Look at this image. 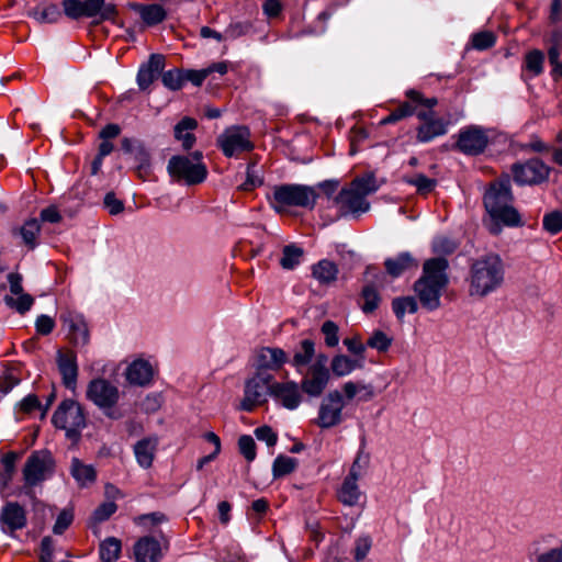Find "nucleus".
<instances>
[{
	"label": "nucleus",
	"mask_w": 562,
	"mask_h": 562,
	"mask_svg": "<svg viewBox=\"0 0 562 562\" xmlns=\"http://www.w3.org/2000/svg\"><path fill=\"white\" fill-rule=\"evenodd\" d=\"M165 68V56L151 54L147 63L140 65L137 72V85L140 90H146L158 78Z\"/></svg>",
	"instance_id": "nucleus-21"
},
{
	"label": "nucleus",
	"mask_w": 562,
	"mask_h": 562,
	"mask_svg": "<svg viewBox=\"0 0 562 562\" xmlns=\"http://www.w3.org/2000/svg\"><path fill=\"white\" fill-rule=\"evenodd\" d=\"M344 396L339 391L329 392L322 401L316 424L321 428H331L342 420Z\"/></svg>",
	"instance_id": "nucleus-12"
},
{
	"label": "nucleus",
	"mask_w": 562,
	"mask_h": 562,
	"mask_svg": "<svg viewBox=\"0 0 562 562\" xmlns=\"http://www.w3.org/2000/svg\"><path fill=\"white\" fill-rule=\"evenodd\" d=\"M543 53L539 49H533L526 55L525 67L532 76H539L543 71Z\"/></svg>",
	"instance_id": "nucleus-47"
},
{
	"label": "nucleus",
	"mask_w": 562,
	"mask_h": 562,
	"mask_svg": "<svg viewBox=\"0 0 562 562\" xmlns=\"http://www.w3.org/2000/svg\"><path fill=\"white\" fill-rule=\"evenodd\" d=\"M362 305L361 308L364 313H372L379 307L381 296L373 284H367L361 292Z\"/></svg>",
	"instance_id": "nucleus-40"
},
{
	"label": "nucleus",
	"mask_w": 562,
	"mask_h": 562,
	"mask_svg": "<svg viewBox=\"0 0 562 562\" xmlns=\"http://www.w3.org/2000/svg\"><path fill=\"white\" fill-rule=\"evenodd\" d=\"M16 296L18 297L7 295L4 302L9 307L14 308L20 314H24L32 307L34 299L25 293L16 294Z\"/></svg>",
	"instance_id": "nucleus-46"
},
{
	"label": "nucleus",
	"mask_w": 562,
	"mask_h": 562,
	"mask_svg": "<svg viewBox=\"0 0 562 562\" xmlns=\"http://www.w3.org/2000/svg\"><path fill=\"white\" fill-rule=\"evenodd\" d=\"M41 227L37 220L32 218L24 223L20 228V235L25 245L30 248H34L36 245V238L40 234Z\"/></svg>",
	"instance_id": "nucleus-44"
},
{
	"label": "nucleus",
	"mask_w": 562,
	"mask_h": 562,
	"mask_svg": "<svg viewBox=\"0 0 562 562\" xmlns=\"http://www.w3.org/2000/svg\"><path fill=\"white\" fill-rule=\"evenodd\" d=\"M161 81L170 90H179L184 82V72L178 69L168 70L162 74Z\"/></svg>",
	"instance_id": "nucleus-52"
},
{
	"label": "nucleus",
	"mask_w": 562,
	"mask_h": 562,
	"mask_svg": "<svg viewBox=\"0 0 562 562\" xmlns=\"http://www.w3.org/2000/svg\"><path fill=\"white\" fill-rule=\"evenodd\" d=\"M217 145L226 157H235L249 151L254 145L250 140V132L245 126H232L226 128L218 137Z\"/></svg>",
	"instance_id": "nucleus-11"
},
{
	"label": "nucleus",
	"mask_w": 562,
	"mask_h": 562,
	"mask_svg": "<svg viewBox=\"0 0 562 562\" xmlns=\"http://www.w3.org/2000/svg\"><path fill=\"white\" fill-rule=\"evenodd\" d=\"M297 460L288 456H278L272 464L273 477H281L295 470Z\"/></svg>",
	"instance_id": "nucleus-41"
},
{
	"label": "nucleus",
	"mask_w": 562,
	"mask_h": 562,
	"mask_svg": "<svg viewBox=\"0 0 562 562\" xmlns=\"http://www.w3.org/2000/svg\"><path fill=\"white\" fill-rule=\"evenodd\" d=\"M26 512L19 503L8 502L1 508L0 530L3 533L14 537L18 530H21L26 526Z\"/></svg>",
	"instance_id": "nucleus-15"
},
{
	"label": "nucleus",
	"mask_w": 562,
	"mask_h": 562,
	"mask_svg": "<svg viewBox=\"0 0 562 562\" xmlns=\"http://www.w3.org/2000/svg\"><path fill=\"white\" fill-rule=\"evenodd\" d=\"M362 367L361 360L352 359L346 355H336L330 362V370L338 378L349 375L356 369H361Z\"/></svg>",
	"instance_id": "nucleus-34"
},
{
	"label": "nucleus",
	"mask_w": 562,
	"mask_h": 562,
	"mask_svg": "<svg viewBox=\"0 0 562 562\" xmlns=\"http://www.w3.org/2000/svg\"><path fill=\"white\" fill-rule=\"evenodd\" d=\"M198 126V122L192 117H183L175 126V138L181 142L182 148L189 150L195 143V136L192 133Z\"/></svg>",
	"instance_id": "nucleus-30"
},
{
	"label": "nucleus",
	"mask_w": 562,
	"mask_h": 562,
	"mask_svg": "<svg viewBox=\"0 0 562 562\" xmlns=\"http://www.w3.org/2000/svg\"><path fill=\"white\" fill-rule=\"evenodd\" d=\"M432 248L436 252L450 254L457 248V244L448 237L439 236L434 239Z\"/></svg>",
	"instance_id": "nucleus-62"
},
{
	"label": "nucleus",
	"mask_w": 562,
	"mask_h": 562,
	"mask_svg": "<svg viewBox=\"0 0 562 562\" xmlns=\"http://www.w3.org/2000/svg\"><path fill=\"white\" fill-rule=\"evenodd\" d=\"M414 113V108L408 102H404L396 110L390 113L386 117L381 120V124L395 123L404 117L411 116Z\"/></svg>",
	"instance_id": "nucleus-55"
},
{
	"label": "nucleus",
	"mask_w": 562,
	"mask_h": 562,
	"mask_svg": "<svg viewBox=\"0 0 562 562\" xmlns=\"http://www.w3.org/2000/svg\"><path fill=\"white\" fill-rule=\"evenodd\" d=\"M27 15L32 19H34L36 22L43 24V23H56L60 16L61 13L59 11V8L54 4H40L33 9H31L27 12Z\"/></svg>",
	"instance_id": "nucleus-36"
},
{
	"label": "nucleus",
	"mask_w": 562,
	"mask_h": 562,
	"mask_svg": "<svg viewBox=\"0 0 562 562\" xmlns=\"http://www.w3.org/2000/svg\"><path fill=\"white\" fill-rule=\"evenodd\" d=\"M136 562H159L162 557L160 543L153 537H143L134 546Z\"/></svg>",
	"instance_id": "nucleus-24"
},
{
	"label": "nucleus",
	"mask_w": 562,
	"mask_h": 562,
	"mask_svg": "<svg viewBox=\"0 0 562 562\" xmlns=\"http://www.w3.org/2000/svg\"><path fill=\"white\" fill-rule=\"evenodd\" d=\"M392 308L398 319H402L406 313L414 314L418 306L413 296L396 297L392 302Z\"/></svg>",
	"instance_id": "nucleus-42"
},
{
	"label": "nucleus",
	"mask_w": 562,
	"mask_h": 562,
	"mask_svg": "<svg viewBox=\"0 0 562 562\" xmlns=\"http://www.w3.org/2000/svg\"><path fill=\"white\" fill-rule=\"evenodd\" d=\"M495 36L491 32H481L472 37L473 47L476 49H486L494 45Z\"/></svg>",
	"instance_id": "nucleus-59"
},
{
	"label": "nucleus",
	"mask_w": 562,
	"mask_h": 562,
	"mask_svg": "<svg viewBox=\"0 0 562 562\" xmlns=\"http://www.w3.org/2000/svg\"><path fill=\"white\" fill-rule=\"evenodd\" d=\"M505 280L504 262L498 255L490 254L471 265L469 274V294L485 297L497 291Z\"/></svg>",
	"instance_id": "nucleus-2"
},
{
	"label": "nucleus",
	"mask_w": 562,
	"mask_h": 562,
	"mask_svg": "<svg viewBox=\"0 0 562 562\" xmlns=\"http://www.w3.org/2000/svg\"><path fill=\"white\" fill-rule=\"evenodd\" d=\"M171 179L187 186L202 183L207 177V168L202 162V153L194 151L191 158L183 155L172 156L167 165Z\"/></svg>",
	"instance_id": "nucleus-7"
},
{
	"label": "nucleus",
	"mask_w": 562,
	"mask_h": 562,
	"mask_svg": "<svg viewBox=\"0 0 562 562\" xmlns=\"http://www.w3.org/2000/svg\"><path fill=\"white\" fill-rule=\"evenodd\" d=\"M158 447V437L151 436L138 440L134 446V454L139 467H151Z\"/></svg>",
	"instance_id": "nucleus-26"
},
{
	"label": "nucleus",
	"mask_w": 562,
	"mask_h": 562,
	"mask_svg": "<svg viewBox=\"0 0 562 562\" xmlns=\"http://www.w3.org/2000/svg\"><path fill=\"white\" fill-rule=\"evenodd\" d=\"M270 395L281 402L288 409H295L302 401L300 386L294 381L273 383L270 389Z\"/></svg>",
	"instance_id": "nucleus-20"
},
{
	"label": "nucleus",
	"mask_w": 562,
	"mask_h": 562,
	"mask_svg": "<svg viewBox=\"0 0 562 562\" xmlns=\"http://www.w3.org/2000/svg\"><path fill=\"white\" fill-rule=\"evenodd\" d=\"M327 361L328 358L326 355L318 353L316 360L307 368L301 381V387L307 395L318 397L327 387L330 380Z\"/></svg>",
	"instance_id": "nucleus-9"
},
{
	"label": "nucleus",
	"mask_w": 562,
	"mask_h": 562,
	"mask_svg": "<svg viewBox=\"0 0 562 562\" xmlns=\"http://www.w3.org/2000/svg\"><path fill=\"white\" fill-rule=\"evenodd\" d=\"M513 173L518 184H535L548 178L549 168L539 159H530L525 164L514 165Z\"/></svg>",
	"instance_id": "nucleus-16"
},
{
	"label": "nucleus",
	"mask_w": 562,
	"mask_h": 562,
	"mask_svg": "<svg viewBox=\"0 0 562 562\" xmlns=\"http://www.w3.org/2000/svg\"><path fill=\"white\" fill-rule=\"evenodd\" d=\"M87 398L93 403L110 419L117 420L123 417L117 403L121 397L119 387L104 378H97L88 383Z\"/></svg>",
	"instance_id": "nucleus-6"
},
{
	"label": "nucleus",
	"mask_w": 562,
	"mask_h": 562,
	"mask_svg": "<svg viewBox=\"0 0 562 562\" xmlns=\"http://www.w3.org/2000/svg\"><path fill=\"white\" fill-rule=\"evenodd\" d=\"M131 7L139 14L143 22L148 26L161 23L167 16V12L164 7L157 3H133Z\"/></svg>",
	"instance_id": "nucleus-29"
},
{
	"label": "nucleus",
	"mask_w": 562,
	"mask_h": 562,
	"mask_svg": "<svg viewBox=\"0 0 562 562\" xmlns=\"http://www.w3.org/2000/svg\"><path fill=\"white\" fill-rule=\"evenodd\" d=\"M154 375L153 366L145 359L134 360L125 371V378L130 384L146 386Z\"/></svg>",
	"instance_id": "nucleus-23"
},
{
	"label": "nucleus",
	"mask_w": 562,
	"mask_h": 562,
	"mask_svg": "<svg viewBox=\"0 0 562 562\" xmlns=\"http://www.w3.org/2000/svg\"><path fill=\"white\" fill-rule=\"evenodd\" d=\"M55 469V462L47 450L33 451L22 469L24 485L22 492L35 501L34 487L49 479Z\"/></svg>",
	"instance_id": "nucleus-5"
},
{
	"label": "nucleus",
	"mask_w": 562,
	"mask_h": 562,
	"mask_svg": "<svg viewBox=\"0 0 562 562\" xmlns=\"http://www.w3.org/2000/svg\"><path fill=\"white\" fill-rule=\"evenodd\" d=\"M20 383V376L15 369H7L0 375V392L5 395Z\"/></svg>",
	"instance_id": "nucleus-53"
},
{
	"label": "nucleus",
	"mask_w": 562,
	"mask_h": 562,
	"mask_svg": "<svg viewBox=\"0 0 562 562\" xmlns=\"http://www.w3.org/2000/svg\"><path fill=\"white\" fill-rule=\"evenodd\" d=\"M238 447L240 453L247 461H254L256 458V443L252 437L244 435L238 439Z\"/></svg>",
	"instance_id": "nucleus-56"
},
{
	"label": "nucleus",
	"mask_w": 562,
	"mask_h": 562,
	"mask_svg": "<svg viewBox=\"0 0 562 562\" xmlns=\"http://www.w3.org/2000/svg\"><path fill=\"white\" fill-rule=\"evenodd\" d=\"M116 504L114 502H105L101 504L93 513V518L97 521H103L111 517L116 512Z\"/></svg>",
	"instance_id": "nucleus-61"
},
{
	"label": "nucleus",
	"mask_w": 562,
	"mask_h": 562,
	"mask_svg": "<svg viewBox=\"0 0 562 562\" xmlns=\"http://www.w3.org/2000/svg\"><path fill=\"white\" fill-rule=\"evenodd\" d=\"M53 423L57 428L64 429L69 439L75 440L86 426L83 409L76 401H63L53 415Z\"/></svg>",
	"instance_id": "nucleus-8"
},
{
	"label": "nucleus",
	"mask_w": 562,
	"mask_h": 562,
	"mask_svg": "<svg viewBox=\"0 0 562 562\" xmlns=\"http://www.w3.org/2000/svg\"><path fill=\"white\" fill-rule=\"evenodd\" d=\"M316 199L317 193L314 188L296 183L274 186L268 195L270 206L280 214L290 207L313 209Z\"/></svg>",
	"instance_id": "nucleus-4"
},
{
	"label": "nucleus",
	"mask_w": 562,
	"mask_h": 562,
	"mask_svg": "<svg viewBox=\"0 0 562 562\" xmlns=\"http://www.w3.org/2000/svg\"><path fill=\"white\" fill-rule=\"evenodd\" d=\"M316 357L315 342L311 339H303L295 348L290 363L299 373H303V369L311 366L312 360Z\"/></svg>",
	"instance_id": "nucleus-28"
},
{
	"label": "nucleus",
	"mask_w": 562,
	"mask_h": 562,
	"mask_svg": "<svg viewBox=\"0 0 562 562\" xmlns=\"http://www.w3.org/2000/svg\"><path fill=\"white\" fill-rule=\"evenodd\" d=\"M60 322L71 344L86 346L89 342L88 325L81 314L72 311L64 312L60 315Z\"/></svg>",
	"instance_id": "nucleus-14"
},
{
	"label": "nucleus",
	"mask_w": 562,
	"mask_h": 562,
	"mask_svg": "<svg viewBox=\"0 0 562 562\" xmlns=\"http://www.w3.org/2000/svg\"><path fill=\"white\" fill-rule=\"evenodd\" d=\"M338 326L336 323L331 321H326L323 323L321 331L325 337V344L328 347H336L339 342L338 337Z\"/></svg>",
	"instance_id": "nucleus-54"
},
{
	"label": "nucleus",
	"mask_w": 562,
	"mask_h": 562,
	"mask_svg": "<svg viewBox=\"0 0 562 562\" xmlns=\"http://www.w3.org/2000/svg\"><path fill=\"white\" fill-rule=\"evenodd\" d=\"M510 180L508 177L493 183L484 195L487 213L495 221L515 226L520 222L518 212L512 206Z\"/></svg>",
	"instance_id": "nucleus-3"
},
{
	"label": "nucleus",
	"mask_w": 562,
	"mask_h": 562,
	"mask_svg": "<svg viewBox=\"0 0 562 562\" xmlns=\"http://www.w3.org/2000/svg\"><path fill=\"white\" fill-rule=\"evenodd\" d=\"M384 265L387 273L393 278L400 277L412 268H417V262L409 252H402L395 258H389Z\"/></svg>",
	"instance_id": "nucleus-32"
},
{
	"label": "nucleus",
	"mask_w": 562,
	"mask_h": 562,
	"mask_svg": "<svg viewBox=\"0 0 562 562\" xmlns=\"http://www.w3.org/2000/svg\"><path fill=\"white\" fill-rule=\"evenodd\" d=\"M257 372L278 371L286 361V352L278 347H261L254 357Z\"/></svg>",
	"instance_id": "nucleus-18"
},
{
	"label": "nucleus",
	"mask_w": 562,
	"mask_h": 562,
	"mask_svg": "<svg viewBox=\"0 0 562 562\" xmlns=\"http://www.w3.org/2000/svg\"><path fill=\"white\" fill-rule=\"evenodd\" d=\"M537 562H562V548H553L539 554Z\"/></svg>",
	"instance_id": "nucleus-64"
},
{
	"label": "nucleus",
	"mask_w": 562,
	"mask_h": 562,
	"mask_svg": "<svg viewBox=\"0 0 562 562\" xmlns=\"http://www.w3.org/2000/svg\"><path fill=\"white\" fill-rule=\"evenodd\" d=\"M417 116L424 121L417 131V139L419 142L428 143L447 133L448 123L440 117H435L432 111H420L417 113Z\"/></svg>",
	"instance_id": "nucleus-19"
},
{
	"label": "nucleus",
	"mask_w": 562,
	"mask_h": 562,
	"mask_svg": "<svg viewBox=\"0 0 562 562\" xmlns=\"http://www.w3.org/2000/svg\"><path fill=\"white\" fill-rule=\"evenodd\" d=\"M121 552V541L114 537L105 539L100 544V558L103 562H115Z\"/></svg>",
	"instance_id": "nucleus-38"
},
{
	"label": "nucleus",
	"mask_w": 562,
	"mask_h": 562,
	"mask_svg": "<svg viewBox=\"0 0 562 562\" xmlns=\"http://www.w3.org/2000/svg\"><path fill=\"white\" fill-rule=\"evenodd\" d=\"M488 144L486 132L480 126H468L460 130L456 148L464 155L476 156L484 151Z\"/></svg>",
	"instance_id": "nucleus-13"
},
{
	"label": "nucleus",
	"mask_w": 562,
	"mask_h": 562,
	"mask_svg": "<svg viewBox=\"0 0 562 562\" xmlns=\"http://www.w3.org/2000/svg\"><path fill=\"white\" fill-rule=\"evenodd\" d=\"M252 30L250 21H232L224 31L225 40H236L249 34Z\"/></svg>",
	"instance_id": "nucleus-45"
},
{
	"label": "nucleus",
	"mask_w": 562,
	"mask_h": 562,
	"mask_svg": "<svg viewBox=\"0 0 562 562\" xmlns=\"http://www.w3.org/2000/svg\"><path fill=\"white\" fill-rule=\"evenodd\" d=\"M86 18L94 19V23L113 20L116 15V8L105 0H85Z\"/></svg>",
	"instance_id": "nucleus-27"
},
{
	"label": "nucleus",
	"mask_w": 562,
	"mask_h": 562,
	"mask_svg": "<svg viewBox=\"0 0 562 562\" xmlns=\"http://www.w3.org/2000/svg\"><path fill=\"white\" fill-rule=\"evenodd\" d=\"M369 459H370L369 454L366 453L364 450L361 448L358 451L357 457L351 464V468L349 470L347 477H351V479L359 481V479L362 476L364 470L369 465Z\"/></svg>",
	"instance_id": "nucleus-50"
},
{
	"label": "nucleus",
	"mask_w": 562,
	"mask_h": 562,
	"mask_svg": "<svg viewBox=\"0 0 562 562\" xmlns=\"http://www.w3.org/2000/svg\"><path fill=\"white\" fill-rule=\"evenodd\" d=\"M104 206L112 215H117L124 210V204L114 193L109 192L104 196Z\"/></svg>",
	"instance_id": "nucleus-63"
},
{
	"label": "nucleus",
	"mask_w": 562,
	"mask_h": 562,
	"mask_svg": "<svg viewBox=\"0 0 562 562\" xmlns=\"http://www.w3.org/2000/svg\"><path fill=\"white\" fill-rule=\"evenodd\" d=\"M57 366L63 378V383L67 389L74 390L77 384L78 366L76 355L72 352L64 353L58 351Z\"/></svg>",
	"instance_id": "nucleus-25"
},
{
	"label": "nucleus",
	"mask_w": 562,
	"mask_h": 562,
	"mask_svg": "<svg viewBox=\"0 0 562 562\" xmlns=\"http://www.w3.org/2000/svg\"><path fill=\"white\" fill-rule=\"evenodd\" d=\"M122 149L125 154L133 156L137 161V173L144 178L149 172L150 157L144 144L137 139L124 137L121 142Z\"/></svg>",
	"instance_id": "nucleus-22"
},
{
	"label": "nucleus",
	"mask_w": 562,
	"mask_h": 562,
	"mask_svg": "<svg viewBox=\"0 0 562 562\" xmlns=\"http://www.w3.org/2000/svg\"><path fill=\"white\" fill-rule=\"evenodd\" d=\"M446 258H431L425 261L422 277L415 282L414 290L424 308L436 311L440 307L442 291L449 283Z\"/></svg>",
	"instance_id": "nucleus-1"
},
{
	"label": "nucleus",
	"mask_w": 562,
	"mask_h": 562,
	"mask_svg": "<svg viewBox=\"0 0 562 562\" xmlns=\"http://www.w3.org/2000/svg\"><path fill=\"white\" fill-rule=\"evenodd\" d=\"M338 267L330 260L323 259L312 268L313 277L324 285L333 284L337 280Z\"/></svg>",
	"instance_id": "nucleus-33"
},
{
	"label": "nucleus",
	"mask_w": 562,
	"mask_h": 562,
	"mask_svg": "<svg viewBox=\"0 0 562 562\" xmlns=\"http://www.w3.org/2000/svg\"><path fill=\"white\" fill-rule=\"evenodd\" d=\"M392 345V338L389 337L382 330H374L367 341V346L378 350L379 352H385Z\"/></svg>",
	"instance_id": "nucleus-51"
},
{
	"label": "nucleus",
	"mask_w": 562,
	"mask_h": 562,
	"mask_svg": "<svg viewBox=\"0 0 562 562\" xmlns=\"http://www.w3.org/2000/svg\"><path fill=\"white\" fill-rule=\"evenodd\" d=\"M18 460V454L15 452H9L4 454L1 459V463L3 465V470L0 472V485L1 488H5L15 472V462Z\"/></svg>",
	"instance_id": "nucleus-39"
},
{
	"label": "nucleus",
	"mask_w": 562,
	"mask_h": 562,
	"mask_svg": "<svg viewBox=\"0 0 562 562\" xmlns=\"http://www.w3.org/2000/svg\"><path fill=\"white\" fill-rule=\"evenodd\" d=\"M63 9L69 19L79 20L86 18L85 0H63Z\"/></svg>",
	"instance_id": "nucleus-49"
},
{
	"label": "nucleus",
	"mask_w": 562,
	"mask_h": 562,
	"mask_svg": "<svg viewBox=\"0 0 562 562\" xmlns=\"http://www.w3.org/2000/svg\"><path fill=\"white\" fill-rule=\"evenodd\" d=\"M337 497L346 506H357L362 498V492L358 486V480L345 477L337 492Z\"/></svg>",
	"instance_id": "nucleus-31"
},
{
	"label": "nucleus",
	"mask_w": 562,
	"mask_h": 562,
	"mask_svg": "<svg viewBox=\"0 0 562 562\" xmlns=\"http://www.w3.org/2000/svg\"><path fill=\"white\" fill-rule=\"evenodd\" d=\"M344 345L346 346L347 350L359 357L358 360H361L363 362L364 360V352L367 349V345H364L359 336H353L349 338L344 339Z\"/></svg>",
	"instance_id": "nucleus-57"
},
{
	"label": "nucleus",
	"mask_w": 562,
	"mask_h": 562,
	"mask_svg": "<svg viewBox=\"0 0 562 562\" xmlns=\"http://www.w3.org/2000/svg\"><path fill=\"white\" fill-rule=\"evenodd\" d=\"M303 250L294 245H288L283 248V255L280 260V265L283 269H294L301 261Z\"/></svg>",
	"instance_id": "nucleus-43"
},
{
	"label": "nucleus",
	"mask_w": 562,
	"mask_h": 562,
	"mask_svg": "<svg viewBox=\"0 0 562 562\" xmlns=\"http://www.w3.org/2000/svg\"><path fill=\"white\" fill-rule=\"evenodd\" d=\"M341 215H356L370 209V203L350 186L342 189L334 200Z\"/></svg>",
	"instance_id": "nucleus-17"
},
{
	"label": "nucleus",
	"mask_w": 562,
	"mask_h": 562,
	"mask_svg": "<svg viewBox=\"0 0 562 562\" xmlns=\"http://www.w3.org/2000/svg\"><path fill=\"white\" fill-rule=\"evenodd\" d=\"M406 182L408 184L414 186L417 192L420 194H427L431 192L437 186V181L435 179L428 178L422 173H417L413 177L407 178Z\"/></svg>",
	"instance_id": "nucleus-48"
},
{
	"label": "nucleus",
	"mask_w": 562,
	"mask_h": 562,
	"mask_svg": "<svg viewBox=\"0 0 562 562\" xmlns=\"http://www.w3.org/2000/svg\"><path fill=\"white\" fill-rule=\"evenodd\" d=\"M70 473L80 486H87L95 481V470L90 464H85L78 458H72Z\"/></svg>",
	"instance_id": "nucleus-35"
},
{
	"label": "nucleus",
	"mask_w": 562,
	"mask_h": 562,
	"mask_svg": "<svg viewBox=\"0 0 562 562\" xmlns=\"http://www.w3.org/2000/svg\"><path fill=\"white\" fill-rule=\"evenodd\" d=\"M372 546L371 538L363 536L357 539L355 547V559L356 561H362L369 553Z\"/></svg>",
	"instance_id": "nucleus-60"
},
{
	"label": "nucleus",
	"mask_w": 562,
	"mask_h": 562,
	"mask_svg": "<svg viewBox=\"0 0 562 562\" xmlns=\"http://www.w3.org/2000/svg\"><path fill=\"white\" fill-rule=\"evenodd\" d=\"M543 226L551 234H557L562 229V213L552 212L543 217Z\"/></svg>",
	"instance_id": "nucleus-58"
},
{
	"label": "nucleus",
	"mask_w": 562,
	"mask_h": 562,
	"mask_svg": "<svg viewBox=\"0 0 562 562\" xmlns=\"http://www.w3.org/2000/svg\"><path fill=\"white\" fill-rule=\"evenodd\" d=\"M349 186L358 193H361L364 199H367L369 194L376 192L380 188V184L372 173H367L353 179Z\"/></svg>",
	"instance_id": "nucleus-37"
},
{
	"label": "nucleus",
	"mask_w": 562,
	"mask_h": 562,
	"mask_svg": "<svg viewBox=\"0 0 562 562\" xmlns=\"http://www.w3.org/2000/svg\"><path fill=\"white\" fill-rule=\"evenodd\" d=\"M272 375L267 372H256L245 383L244 398L240 409L251 412L256 406L267 401L270 394Z\"/></svg>",
	"instance_id": "nucleus-10"
}]
</instances>
